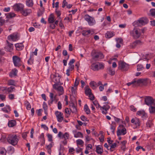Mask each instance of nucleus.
Masks as SVG:
<instances>
[{"label": "nucleus", "mask_w": 155, "mask_h": 155, "mask_svg": "<svg viewBox=\"0 0 155 155\" xmlns=\"http://www.w3.org/2000/svg\"><path fill=\"white\" fill-rule=\"evenodd\" d=\"M127 133L126 128L123 125H120L117 128V135L119 136L121 135H124Z\"/></svg>", "instance_id": "nucleus-7"}, {"label": "nucleus", "mask_w": 155, "mask_h": 155, "mask_svg": "<svg viewBox=\"0 0 155 155\" xmlns=\"http://www.w3.org/2000/svg\"><path fill=\"white\" fill-rule=\"evenodd\" d=\"M110 107L108 105H104L101 107V110H102V113L103 114H106L107 113V111L110 108Z\"/></svg>", "instance_id": "nucleus-15"}, {"label": "nucleus", "mask_w": 155, "mask_h": 155, "mask_svg": "<svg viewBox=\"0 0 155 155\" xmlns=\"http://www.w3.org/2000/svg\"><path fill=\"white\" fill-rule=\"evenodd\" d=\"M15 14L12 12H10L8 13L6 15V18H12L15 17Z\"/></svg>", "instance_id": "nucleus-40"}, {"label": "nucleus", "mask_w": 155, "mask_h": 155, "mask_svg": "<svg viewBox=\"0 0 155 155\" xmlns=\"http://www.w3.org/2000/svg\"><path fill=\"white\" fill-rule=\"evenodd\" d=\"M80 81L79 78L77 77L76 78L74 84V87H77Z\"/></svg>", "instance_id": "nucleus-51"}, {"label": "nucleus", "mask_w": 155, "mask_h": 155, "mask_svg": "<svg viewBox=\"0 0 155 155\" xmlns=\"http://www.w3.org/2000/svg\"><path fill=\"white\" fill-rule=\"evenodd\" d=\"M22 14L24 16H26L30 14L31 12V9H27L21 11Z\"/></svg>", "instance_id": "nucleus-25"}, {"label": "nucleus", "mask_w": 155, "mask_h": 155, "mask_svg": "<svg viewBox=\"0 0 155 155\" xmlns=\"http://www.w3.org/2000/svg\"><path fill=\"white\" fill-rule=\"evenodd\" d=\"M2 110L5 113L9 114L11 110V107L9 105H6L5 106L2 108Z\"/></svg>", "instance_id": "nucleus-18"}, {"label": "nucleus", "mask_w": 155, "mask_h": 155, "mask_svg": "<svg viewBox=\"0 0 155 155\" xmlns=\"http://www.w3.org/2000/svg\"><path fill=\"white\" fill-rule=\"evenodd\" d=\"M6 150L5 148L2 147H0V155H6Z\"/></svg>", "instance_id": "nucleus-34"}, {"label": "nucleus", "mask_w": 155, "mask_h": 155, "mask_svg": "<svg viewBox=\"0 0 155 155\" xmlns=\"http://www.w3.org/2000/svg\"><path fill=\"white\" fill-rule=\"evenodd\" d=\"M109 124H110V130L113 134H114V131L116 129V123L114 121H112L111 124L110 123Z\"/></svg>", "instance_id": "nucleus-19"}, {"label": "nucleus", "mask_w": 155, "mask_h": 155, "mask_svg": "<svg viewBox=\"0 0 155 155\" xmlns=\"http://www.w3.org/2000/svg\"><path fill=\"white\" fill-rule=\"evenodd\" d=\"M61 76L58 73H55V74L53 75L52 81L55 83V84H57V85L60 84V79Z\"/></svg>", "instance_id": "nucleus-10"}, {"label": "nucleus", "mask_w": 155, "mask_h": 155, "mask_svg": "<svg viewBox=\"0 0 155 155\" xmlns=\"http://www.w3.org/2000/svg\"><path fill=\"white\" fill-rule=\"evenodd\" d=\"M42 107L43 109H44V111H46L48 110V106L46 103L45 102H44L43 103Z\"/></svg>", "instance_id": "nucleus-55"}, {"label": "nucleus", "mask_w": 155, "mask_h": 155, "mask_svg": "<svg viewBox=\"0 0 155 155\" xmlns=\"http://www.w3.org/2000/svg\"><path fill=\"white\" fill-rule=\"evenodd\" d=\"M69 137V134L68 132H65L63 135H62V138H64V139H68Z\"/></svg>", "instance_id": "nucleus-44"}, {"label": "nucleus", "mask_w": 155, "mask_h": 155, "mask_svg": "<svg viewBox=\"0 0 155 155\" xmlns=\"http://www.w3.org/2000/svg\"><path fill=\"white\" fill-rule=\"evenodd\" d=\"M85 142L87 143L89 141L91 140H93L94 141V140L90 136L87 135L85 136Z\"/></svg>", "instance_id": "nucleus-42"}, {"label": "nucleus", "mask_w": 155, "mask_h": 155, "mask_svg": "<svg viewBox=\"0 0 155 155\" xmlns=\"http://www.w3.org/2000/svg\"><path fill=\"white\" fill-rule=\"evenodd\" d=\"M148 22V20H136L133 23V25L135 27L133 30L130 31V34L133 38L137 39L139 38L141 35V31L137 26H141L145 25Z\"/></svg>", "instance_id": "nucleus-1"}, {"label": "nucleus", "mask_w": 155, "mask_h": 155, "mask_svg": "<svg viewBox=\"0 0 155 155\" xmlns=\"http://www.w3.org/2000/svg\"><path fill=\"white\" fill-rule=\"evenodd\" d=\"M151 15L152 16L155 17V9H152L150 10Z\"/></svg>", "instance_id": "nucleus-62"}, {"label": "nucleus", "mask_w": 155, "mask_h": 155, "mask_svg": "<svg viewBox=\"0 0 155 155\" xmlns=\"http://www.w3.org/2000/svg\"><path fill=\"white\" fill-rule=\"evenodd\" d=\"M68 4V2L66 0H64L62 3V7L64 8L65 6H67Z\"/></svg>", "instance_id": "nucleus-63"}, {"label": "nucleus", "mask_w": 155, "mask_h": 155, "mask_svg": "<svg viewBox=\"0 0 155 155\" xmlns=\"http://www.w3.org/2000/svg\"><path fill=\"white\" fill-rule=\"evenodd\" d=\"M45 11V8H40L38 11L37 13V15L38 17H40L44 13Z\"/></svg>", "instance_id": "nucleus-35"}, {"label": "nucleus", "mask_w": 155, "mask_h": 155, "mask_svg": "<svg viewBox=\"0 0 155 155\" xmlns=\"http://www.w3.org/2000/svg\"><path fill=\"white\" fill-rule=\"evenodd\" d=\"M87 21L89 25L90 26H92L95 24L96 21L95 20H86Z\"/></svg>", "instance_id": "nucleus-49"}, {"label": "nucleus", "mask_w": 155, "mask_h": 155, "mask_svg": "<svg viewBox=\"0 0 155 155\" xmlns=\"http://www.w3.org/2000/svg\"><path fill=\"white\" fill-rule=\"evenodd\" d=\"M76 142L78 145H82L84 143L83 141L80 139H78L77 140Z\"/></svg>", "instance_id": "nucleus-46"}, {"label": "nucleus", "mask_w": 155, "mask_h": 155, "mask_svg": "<svg viewBox=\"0 0 155 155\" xmlns=\"http://www.w3.org/2000/svg\"><path fill=\"white\" fill-rule=\"evenodd\" d=\"M81 120L84 121H88V120L87 118L84 115H81L80 117Z\"/></svg>", "instance_id": "nucleus-56"}, {"label": "nucleus", "mask_w": 155, "mask_h": 155, "mask_svg": "<svg viewBox=\"0 0 155 155\" xmlns=\"http://www.w3.org/2000/svg\"><path fill=\"white\" fill-rule=\"evenodd\" d=\"M8 124L9 127H13L16 125V121L14 120H10L8 121Z\"/></svg>", "instance_id": "nucleus-20"}, {"label": "nucleus", "mask_w": 155, "mask_h": 155, "mask_svg": "<svg viewBox=\"0 0 155 155\" xmlns=\"http://www.w3.org/2000/svg\"><path fill=\"white\" fill-rule=\"evenodd\" d=\"M149 110L150 114H155V107L152 106L150 107Z\"/></svg>", "instance_id": "nucleus-41"}, {"label": "nucleus", "mask_w": 155, "mask_h": 155, "mask_svg": "<svg viewBox=\"0 0 155 155\" xmlns=\"http://www.w3.org/2000/svg\"><path fill=\"white\" fill-rule=\"evenodd\" d=\"M77 87H71V91L72 94H75L77 92Z\"/></svg>", "instance_id": "nucleus-59"}, {"label": "nucleus", "mask_w": 155, "mask_h": 155, "mask_svg": "<svg viewBox=\"0 0 155 155\" xmlns=\"http://www.w3.org/2000/svg\"><path fill=\"white\" fill-rule=\"evenodd\" d=\"M154 102V100L152 97L148 96L145 99V102L146 104L148 106L152 105Z\"/></svg>", "instance_id": "nucleus-14"}, {"label": "nucleus", "mask_w": 155, "mask_h": 155, "mask_svg": "<svg viewBox=\"0 0 155 155\" xmlns=\"http://www.w3.org/2000/svg\"><path fill=\"white\" fill-rule=\"evenodd\" d=\"M96 151L97 153L101 155L103 152V150L100 145H98L96 147Z\"/></svg>", "instance_id": "nucleus-27"}, {"label": "nucleus", "mask_w": 155, "mask_h": 155, "mask_svg": "<svg viewBox=\"0 0 155 155\" xmlns=\"http://www.w3.org/2000/svg\"><path fill=\"white\" fill-rule=\"evenodd\" d=\"M141 43L140 41L137 40L131 43L130 46L132 48H134L137 45H140Z\"/></svg>", "instance_id": "nucleus-24"}, {"label": "nucleus", "mask_w": 155, "mask_h": 155, "mask_svg": "<svg viewBox=\"0 0 155 155\" xmlns=\"http://www.w3.org/2000/svg\"><path fill=\"white\" fill-rule=\"evenodd\" d=\"M7 45L6 46V48L8 51H11L13 49V44L10 43L7 41Z\"/></svg>", "instance_id": "nucleus-22"}, {"label": "nucleus", "mask_w": 155, "mask_h": 155, "mask_svg": "<svg viewBox=\"0 0 155 155\" xmlns=\"http://www.w3.org/2000/svg\"><path fill=\"white\" fill-rule=\"evenodd\" d=\"M39 138L42 139V140L44 141V144L45 143V139L44 137V134L43 133H42L41 134V135H40Z\"/></svg>", "instance_id": "nucleus-61"}, {"label": "nucleus", "mask_w": 155, "mask_h": 155, "mask_svg": "<svg viewBox=\"0 0 155 155\" xmlns=\"http://www.w3.org/2000/svg\"><path fill=\"white\" fill-rule=\"evenodd\" d=\"M15 46L17 50H21L24 48V46L22 43L16 44L15 45Z\"/></svg>", "instance_id": "nucleus-31"}, {"label": "nucleus", "mask_w": 155, "mask_h": 155, "mask_svg": "<svg viewBox=\"0 0 155 155\" xmlns=\"http://www.w3.org/2000/svg\"><path fill=\"white\" fill-rule=\"evenodd\" d=\"M16 82L13 79H10L8 81L7 84L8 86H15Z\"/></svg>", "instance_id": "nucleus-33"}, {"label": "nucleus", "mask_w": 155, "mask_h": 155, "mask_svg": "<svg viewBox=\"0 0 155 155\" xmlns=\"http://www.w3.org/2000/svg\"><path fill=\"white\" fill-rule=\"evenodd\" d=\"M84 110L87 114H89L91 113V111L87 104L84 105Z\"/></svg>", "instance_id": "nucleus-30"}, {"label": "nucleus", "mask_w": 155, "mask_h": 155, "mask_svg": "<svg viewBox=\"0 0 155 155\" xmlns=\"http://www.w3.org/2000/svg\"><path fill=\"white\" fill-rule=\"evenodd\" d=\"M136 83H145L147 82V80L146 79H140L136 81Z\"/></svg>", "instance_id": "nucleus-39"}, {"label": "nucleus", "mask_w": 155, "mask_h": 155, "mask_svg": "<svg viewBox=\"0 0 155 155\" xmlns=\"http://www.w3.org/2000/svg\"><path fill=\"white\" fill-rule=\"evenodd\" d=\"M54 114L58 122H61L64 119L63 114L61 112L58 111H56Z\"/></svg>", "instance_id": "nucleus-12"}, {"label": "nucleus", "mask_w": 155, "mask_h": 155, "mask_svg": "<svg viewBox=\"0 0 155 155\" xmlns=\"http://www.w3.org/2000/svg\"><path fill=\"white\" fill-rule=\"evenodd\" d=\"M84 89L85 94L86 95H88L89 97H90L91 95H92L91 90L88 86L85 87Z\"/></svg>", "instance_id": "nucleus-17"}, {"label": "nucleus", "mask_w": 155, "mask_h": 155, "mask_svg": "<svg viewBox=\"0 0 155 155\" xmlns=\"http://www.w3.org/2000/svg\"><path fill=\"white\" fill-rule=\"evenodd\" d=\"M69 66L68 69L66 70V74L68 76H69L70 75V72L72 71L74 68V65H69Z\"/></svg>", "instance_id": "nucleus-21"}, {"label": "nucleus", "mask_w": 155, "mask_h": 155, "mask_svg": "<svg viewBox=\"0 0 155 155\" xmlns=\"http://www.w3.org/2000/svg\"><path fill=\"white\" fill-rule=\"evenodd\" d=\"M91 55L94 59L97 60L102 59L104 57V56L101 52L95 50L92 51Z\"/></svg>", "instance_id": "nucleus-4"}, {"label": "nucleus", "mask_w": 155, "mask_h": 155, "mask_svg": "<svg viewBox=\"0 0 155 155\" xmlns=\"http://www.w3.org/2000/svg\"><path fill=\"white\" fill-rule=\"evenodd\" d=\"M91 33V31L90 30H83L82 31V35L84 36H86Z\"/></svg>", "instance_id": "nucleus-36"}, {"label": "nucleus", "mask_w": 155, "mask_h": 155, "mask_svg": "<svg viewBox=\"0 0 155 155\" xmlns=\"http://www.w3.org/2000/svg\"><path fill=\"white\" fill-rule=\"evenodd\" d=\"M90 85L93 89H94L96 88L97 83L94 81H91L90 84Z\"/></svg>", "instance_id": "nucleus-38"}, {"label": "nucleus", "mask_w": 155, "mask_h": 155, "mask_svg": "<svg viewBox=\"0 0 155 155\" xmlns=\"http://www.w3.org/2000/svg\"><path fill=\"white\" fill-rule=\"evenodd\" d=\"M12 61L14 66L15 67H19L21 65V58L17 56H14L12 57Z\"/></svg>", "instance_id": "nucleus-8"}, {"label": "nucleus", "mask_w": 155, "mask_h": 155, "mask_svg": "<svg viewBox=\"0 0 155 155\" xmlns=\"http://www.w3.org/2000/svg\"><path fill=\"white\" fill-rule=\"evenodd\" d=\"M49 96L50 97V100L54 101L55 99V95L54 96V94L53 93H50Z\"/></svg>", "instance_id": "nucleus-52"}, {"label": "nucleus", "mask_w": 155, "mask_h": 155, "mask_svg": "<svg viewBox=\"0 0 155 155\" xmlns=\"http://www.w3.org/2000/svg\"><path fill=\"white\" fill-rule=\"evenodd\" d=\"M54 143L53 142H51L50 144H49L48 145H46V148L47 149H48V151L50 150V153H51V148L52 147V146L54 145Z\"/></svg>", "instance_id": "nucleus-37"}, {"label": "nucleus", "mask_w": 155, "mask_h": 155, "mask_svg": "<svg viewBox=\"0 0 155 155\" xmlns=\"http://www.w3.org/2000/svg\"><path fill=\"white\" fill-rule=\"evenodd\" d=\"M91 69L94 71H97L103 69L104 68V64L102 62H95L93 63L90 66Z\"/></svg>", "instance_id": "nucleus-3"}, {"label": "nucleus", "mask_w": 155, "mask_h": 155, "mask_svg": "<svg viewBox=\"0 0 155 155\" xmlns=\"http://www.w3.org/2000/svg\"><path fill=\"white\" fill-rule=\"evenodd\" d=\"M26 3L27 6L30 7H32L34 5V3L32 0H26Z\"/></svg>", "instance_id": "nucleus-32"}, {"label": "nucleus", "mask_w": 155, "mask_h": 155, "mask_svg": "<svg viewBox=\"0 0 155 155\" xmlns=\"http://www.w3.org/2000/svg\"><path fill=\"white\" fill-rule=\"evenodd\" d=\"M15 90V88L12 86H10L9 87H8V93H11L14 91Z\"/></svg>", "instance_id": "nucleus-48"}, {"label": "nucleus", "mask_w": 155, "mask_h": 155, "mask_svg": "<svg viewBox=\"0 0 155 155\" xmlns=\"http://www.w3.org/2000/svg\"><path fill=\"white\" fill-rule=\"evenodd\" d=\"M9 20H0V26H2L4 24L8 22Z\"/></svg>", "instance_id": "nucleus-58"}, {"label": "nucleus", "mask_w": 155, "mask_h": 155, "mask_svg": "<svg viewBox=\"0 0 155 155\" xmlns=\"http://www.w3.org/2000/svg\"><path fill=\"white\" fill-rule=\"evenodd\" d=\"M53 87L57 91L59 96L62 95L64 94V88L62 86H58L57 84H54L53 85Z\"/></svg>", "instance_id": "nucleus-9"}, {"label": "nucleus", "mask_w": 155, "mask_h": 155, "mask_svg": "<svg viewBox=\"0 0 155 155\" xmlns=\"http://www.w3.org/2000/svg\"><path fill=\"white\" fill-rule=\"evenodd\" d=\"M24 5L22 4L18 3L15 4L13 6V8L15 11H21L24 9Z\"/></svg>", "instance_id": "nucleus-13"}, {"label": "nucleus", "mask_w": 155, "mask_h": 155, "mask_svg": "<svg viewBox=\"0 0 155 155\" xmlns=\"http://www.w3.org/2000/svg\"><path fill=\"white\" fill-rule=\"evenodd\" d=\"M143 67L141 64H138L137 65V70L138 71H141L142 70Z\"/></svg>", "instance_id": "nucleus-54"}, {"label": "nucleus", "mask_w": 155, "mask_h": 155, "mask_svg": "<svg viewBox=\"0 0 155 155\" xmlns=\"http://www.w3.org/2000/svg\"><path fill=\"white\" fill-rule=\"evenodd\" d=\"M131 122L132 124L134 129L139 128L141 125L140 120L136 117L133 118L131 120Z\"/></svg>", "instance_id": "nucleus-6"}, {"label": "nucleus", "mask_w": 155, "mask_h": 155, "mask_svg": "<svg viewBox=\"0 0 155 155\" xmlns=\"http://www.w3.org/2000/svg\"><path fill=\"white\" fill-rule=\"evenodd\" d=\"M118 64V69L122 71H127L129 68V65L123 61H120Z\"/></svg>", "instance_id": "nucleus-5"}, {"label": "nucleus", "mask_w": 155, "mask_h": 155, "mask_svg": "<svg viewBox=\"0 0 155 155\" xmlns=\"http://www.w3.org/2000/svg\"><path fill=\"white\" fill-rule=\"evenodd\" d=\"M34 58L32 57L31 55L28 61V64L29 65H31L33 63Z\"/></svg>", "instance_id": "nucleus-45"}, {"label": "nucleus", "mask_w": 155, "mask_h": 155, "mask_svg": "<svg viewBox=\"0 0 155 155\" xmlns=\"http://www.w3.org/2000/svg\"><path fill=\"white\" fill-rule=\"evenodd\" d=\"M113 116V117L114 118V120L117 123H119V122L123 123V121L122 119H120L118 118L117 117L114 116Z\"/></svg>", "instance_id": "nucleus-50"}, {"label": "nucleus", "mask_w": 155, "mask_h": 155, "mask_svg": "<svg viewBox=\"0 0 155 155\" xmlns=\"http://www.w3.org/2000/svg\"><path fill=\"white\" fill-rule=\"evenodd\" d=\"M114 35V33L113 32L108 31L105 34V37L106 38H110L113 37Z\"/></svg>", "instance_id": "nucleus-29"}, {"label": "nucleus", "mask_w": 155, "mask_h": 155, "mask_svg": "<svg viewBox=\"0 0 155 155\" xmlns=\"http://www.w3.org/2000/svg\"><path fill=\"white\" fill-rule=\"evenodd\" d=\"M109 73L110 74L112 75H114L115 74V71H113L111 69V68H110L108 70Z\"/></svg>", "instance_id": "nucleus-60"}, {"label": "nucleus", "mask_w": 155, "mask_h": 155, "mask_svg": "<svg viewBox=\"0 0 155 155\" xmlns=\"http://www.w3.org/2000/svg\"><path fill=\"white\" fill-rule=\"evenodd\" d=\"M18 72V70L16 68H14L12 70V71L9 74V76L10 77L12 78L14 76H16Z\"/></svg>", "instance_id": "nucleus-23"}, {"label": "nucleus", "mask_w": 155, "mask_h": 155, "mask_svg": "<svg viewBox=\"0 0 155 155\" xmlns=\"http://www.w3.org/2000/svg\"><path fill=\"white\" fill-rule=\"evenodd\" d=\"M122 144V146L121 147V149L124 150L125 151V144L126 143V142L125 141H123L121 142Z\"/></svg>", "instance_id": "nucleus-53"}, {"label": "nucleus", "mask_w": 155, "mask_h": 155, "mask_svg": "<svg viewBox=\"0 0 155 155\" xmlns=\"http://www.w3.org/2000/svg\"><path fill=\"white\" fill-rule=\"evenodd\" d=\"M153 125L152 120H148L146 123V126L147 128H151Z\"/></svg>", "instance_id": "nucleus-26"}, {"label": "nucleus", "mask_w": 155, "mask_h": 155, "mask_svg": "<svg viewBox=\"0 0 155 155\" xmlns=\"http://www.w3.org/2000/svg\"><path fill=\"white\" fill-rule=\"evenodd\" d=\"M137 114L141 116L143 120H146L148 117L147 114L143 110L138 111Z\"/></svg>", "instance_id": "nucleus-11"}, {"label": "nucleus", "mask_w": 155, "mask_h": 155, "mask_svg": "<svg viewBox=\"0 0 155 155\" xmlns=\"http://www.w3.org/2000/svg\"><path fill=\"white\" fill-rule=\"evenodd\" d=\"M25 105L26 108L28 110H30L31 109V106L28 101H27L25 103Z\"/></svg>", "instance_id": "nucleus-47"}, {"label": "nucleus", "mask_w": 155, "mask_h": 155, "mask_svg": "<svg viewBox=\"0 0 155 155\" xmlns=\"http://www.w3.org/2000/svg\"><path fill=\"white\" fill-rule=\"evenodd\" d=\"M8 142L11 144L15 146L18 143L19 141V137L16 134H10L7 138Z\"/></svg>", "instance_id": "nucleus-2"}, {"label": "nucleus", "mask_w": 155, "mask_h": 155, "mask_svg": "<svg viewBox=\"0 0 155 155\" xmlns=\"http://www.w3.org/2000/svg\"><path fill=\"white\" fill-rule=\"evenodd\" d=\"M47 137L48 139V140L49 142H52V135L48 134H47Z\"/></svg>", "instance_id": "nucleus-57"}, {"label": "nucleus", "mask_w": 155, "mask_h": 155, "mask_svg": "<svg viewBox=\"0 0 155 155\" xmlns=\"http://www.w3.org/2000/svg\"><path fill=\"white\" fill-rule=\"evenodd\" d=\"M65 113L68 114H70L71 112V109L68 108H66L65 109Z\"/></svg>", "instance_id": "nucleus-64"}, {"label": "nucleus", "mask_w": 155, "mask_h": 155, "mask_svg": "<svg viewBox=\"0 0 155 155\" xmlns=\"http://www.w3.org/2000/svg\"><path fill=\"white\" fill-rule=\"evenodd\" d=\"M93 103L94 104V105L96 106L97 108H100V109L101 108V107L100 106V105L98 103L97 101H95V100L94 101H93Z\"/></svg>", "instance_id": "nucleus-43"}, {"label": "nucleus", "mask_w": 155, "mask_h": 155, "mask_svg": "<svg viewBox=\"0 0 155 155\" xmlns=\"http://www.w3.org/2000/svg\"><path fill=\"white\" fill-rule=\"evenodd\" d=\"M74 137L75 138H83V134L82 133L80 132H74Z\"/></svg>", "instance_id": "nucleus-28"}, {"label": "nucleus", "mask_w": 155, "mask_h": 155, "mask_svg": "<svg viewBox=\"0 0 155 155\" xmlns=\"http://www.w3.org/2000/svg\"><path fill=\"white\" fill-rule=\"evenodd\" d=\"M8 38L9 40L16 41L18 40V35L16 34H12L9 35Z\"/></svg>", "instance_id": "nucleus-16"}]
</instances>
